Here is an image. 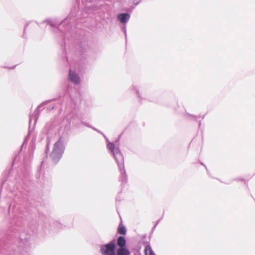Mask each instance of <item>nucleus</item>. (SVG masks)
<instances>
[{"label": "nucleus", "instance_id": "obj_8", "mask_svg": "<svg viewBox=\"0 0 255 255\" xmlns=\"http://www.w3.org/2000/svg\"><path fill=\"white\" fill-rule=\"evenodd\" d=\"M118 232L121 235H125L126 234L125 227L122 225H120L118 228Z\"/></svg>", "mask_w": 255, "mask_h": 255}, {"label": "nucleus", "instance_id": "obj_2", "mask_svg": "<svg viewBox=\"0 0 255 255\" xmlns=\"http://www.w3.org/2000/svg\"><path fill=\"white\" fill-rule=\"evenodd\" d=\"M108 147L109 150L113 153L115 156V158L117 160V162L119 165L120 166V168H124V158L120 152H117L115 153L114 149H115V144L113 143H109L108 144Z\"/></svg>", "mask_w": 255, "mask_h": 255}, {"label": "nucleus", "instance_id": "obj_1", "mask_svg": "<svg viewBox=\"0 0 255 255\" xmlns=\"http://www.w3.org/2000/svg\"><path fill=\"white\" fill-rule=\"evenodd\" d=\"M115 248V242L111 241L108 244L103 245L100 251L103 255H116Z\"/></svg>", "mask_w": 255, "mask_h": 255}, {"label": "nucleus", "instance_id": "obj_7", "mask_svg": "<svg viewBox=\"0 0 255 255\" xmlns=\"http://www.w3.org/2000/svg\"><path fill=\"white\" fill-rule=\"evenodd\" d=\"M145 255H155L150 246L147 245L144 249Z\"/></svg>", "mask_w": 255, "mask_h": 255}, {"label": "nucleus", "instance_id": "obj_3", "mask_svg": "<svg viewBox=\"0 0 255 255\" xmlns=\"http://www.w3.org/2000/svg\"><path fill=\"white\" fill-rule=\"evenodd\" d=\"M69 78L70 80L75 84H79L80 83L79 76L71 70H69Z\"/></svg>", "mask_w": 255, "mask_h": 255}, {"label": "nucleus", "instance_id": "obj_9", "mask_svg": "<svg viewBox=\"0 0 255 255\" xmlns=\"http://www.w3.org/2000/svg\"><path fill=\"white\" fill-rule=\"evenodd\" d=\"M121 173L123 174H124L125 173V169H123L122 170V169H121Z\"/></svg>", "mask_w": 255, "mask_h": 255}, {"label": "nucleus", "instance_id": "obj_5", "mask_svg": "<svg viewBox=\"0 0 255 255\" xmlns=\"http://www.w3.org/2000/svg\"><path fill=\"white\" fill-rule=\"evenodd\" d=\"M129 15L127 13H122L118 16V18L122 23H125L128 19Z\"/></svg>", "mask_w": 255, "mask_h": 255}, {"label": "nucleus", "instance_id": "obj_6", "mask_svg": "<svg viewBox=\"0 0 255 255\" xmlns=\"http://www.w3.org/2000/svg\"><path fill=\"white\" fill-rule=\"evenodd\" d=\"M117 255H129L130 253L127 248H119L117 250Z\"/></svg>", "mask_w": 255, "mask_h": 255}, {"label": "nucleus", "instance_id": "obj_4", "mask_svg": "<svg viewBox=\"0 0 255 255\" xmlns=\"http://www.w3.org/2000/svg\"><path fill=\"white\" fill-rule=\"evenodd\" d=\"M126 241L124 237L120 236L117 239V245L120 248H126Z\"/></svg>", "mask_w": 255, "mask_h": 255}]
</instances>
